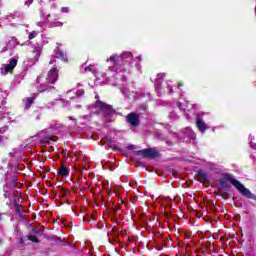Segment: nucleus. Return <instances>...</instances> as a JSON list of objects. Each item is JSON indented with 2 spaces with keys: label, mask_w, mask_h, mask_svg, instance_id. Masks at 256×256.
I'll return each mask as SVG.
<instances>
[{
  "label": "nucleus",
  "mask_w": 256,
  "mask_h": 256,
  "mask_svg": "<svg viewBox=\"0 0 256 256\" xmlns=\"http://www.w3.org/2000/svg\"><path fill=\"white\" fill-rule=\"evenodd\" d=\"M106 61L107 63H112V65L108 67V71L112 73H127V71L131 70L133 65V53L123 52L120 55L113 54L107 58Z\"/></svg>",
  "instance_id": "f257e3e1"
},
{
  "label": "nucleus",
  "mask_w": 256,
  "mask_h": 256,
  "mask_svg": "<svg viewBox=\"0 0 256 256\" xmlns=\"http://www.w3.org/2000/svg\"><path fill=\"white\" fill-rule=\"evenodd\" d=\"M89 111H93L94 113H98V115H102L107 123H111L113 121V117H115V110L111 105L103 103L101 100L96 101L95 104L88 107Z\"/></svg>",
  "instance_id": "f03ea898"
},
{
  "label": "nucleus",
  "mask_w": 256,
  "mask_h": 256,
  "mask_svg": "<svg viewBox=\"0 0 256 256\" xmlns=\"http://www.w3.org/2000/svg\"><path fill=\"white\" fill-rule=\"evenodd\" d=\"M59 77V72L57 71V68H52L47 75V78L45 79V82L41 80V77L37 78V83H40L39 91L40 93H45V91H49L50 89H53L51 85H54V83L57 81Z\"/></svg>",
  "instance_id": "7ed1b4c3"
},
{
  "label": "nucleus",
  "mask_w": 256,
  "mask_h": 256,
  "mask_svg": "<svg viewBox=\"0 0 256 256\" xmlns=\"http://www.w3.org/2000/svg\"><path fill=\"white\" fill-rule=\"evenodd\" d=\"M85 95L84 89H79L75 92V90H69L66 92V97L68 100L65 101L66 107H69L72 105V108L74 109H81V105L76 104L79 103L81 97Z\"/></svg>",
  "instance_id": "20e7f679"
},
{
  "label": "nucleus",
  "mask_w": 256,
  "mask_h": 256,
  "mask_svg": "<svg viewBox=\"0 0 256 256\" xmlns=\"http://www.w3.org/2000/svg\"><path fill=\"white\" fill-rule=\"evenodd\" d=\"M135 155H140L141 157H144L147 159H155V157L159 156V152H157L155 148H147L140 151H136Z\"/></svg>",
  "instance_id": "39448f33"
},
{
  "label": "nucleus",
  "mask_w": 256,
  "mask_h": 256,
  "mask_svg": "<svg viewBox=\"0 0 256 256\" xmlns=\"http://www.w3.org/2000/svg\"><path fill=\"white\" fill-rule=\"evenodd\" d=\"M126 121L127 123H129V125H131V127H139V125H141V120L139 118V114L132 112L129 113L126 116Z\"/></svg>",
  "instance_id": "423d86ee"
},
{
  "label": "nucleus",
  "mask_w": 256,
  "mask_h": 256,
  "mask_svg": "<svg viewBox=\"0 0 256 256\" xmlns=\"http://www.w3.org/2000/svg\"><path fill=\"white\" fill-rule=\"evenodd\" d=\"M17 58H11L9 64H5L3 68L0 69L1 75H7V73H11L14 67H17Z\"/></svg>",
  "instance_id": "0eeeda50"
},
{
  "label": "nucleus",
  "mask_w": 256,
  "mask_h": 256,
  "mask_svg": "<svg viewBox=\"0 0 256 256\" xmlns=\"http://www.w3.org/2000/svg\"><path fill=\"white\" fill-rule=\"evenodd\" d=\"M80 73H93V75H97V67L95 65L87 66V63H84L80 67Z\"/></svg>",
  "instance_id": "6e6552de"
},
{
  "label": "nucleus",
  "mask_w": 256,
  "mask_h": 256,
  "mask_svg": "<svg viewBox=\"0 0 256 256\" xmlns=\"http://www.w3.org/2000/svg\"><path fill=\"white\" fill-rule=\"evenodd\" d=\"M184 136L188 139L190 143L191 141H195L196 138L195 132H193V129L189 127L184 129Z\"/></svg>",
  "instance_id": "1a4fd4ad"
},
{
  "label": "nucleus",
  "mask_w": 256,
  "mask_h": 256,
  "mask_svg": "<svg viewBox=\"0 0 256 256\" xmlns=\"http://www.w3.org/2000/svg\"><path fill=\"white\" fill-rule=\"evenodd\" d=\"M54 57L60 59V61H65L63 49H61V45L59 44H57V47L54 50Z\"/></svg>",
  "instance_id": "9d476101"
},
{
  "label": "nucleus",
  "mask_w": 256,
  "mask_h": 256,
  "mask_svg": "<svg viewBox=\"0 0 256 256\" xmlns=\"http://www.w3.org/2000/svg\"><path fill=\"white\" fill-rule=\"evenodd\" d=\"M196 127L201 131V133H205L207 131V124L201 118L196 119Z\"/></svg>",
  "instance_id": "9b49d317"
},
{
  "label": "nucleus",
  "mask_w": 256,
  "mask_h": 256,
  "mask_svg": "<svg viewBox=\"0 0 256 256\" xmlns=\"http://www.w3.org/2000/svg\"><path fill=\"white\" fill-rule=\"evenodd\" d=\"M165 77V73L158 74L155 81V90L159 95V89H161L162 79Z\"/></svg>",
  "instance_id": "f8f14e48"
},
{
  "label": "nucleus",
  "mask_w": 256,
  "mask_h": 256,
  "mask_svg": "<svg viewBox=\"0 0 256 256\" xmlns=\"http://www.w3.org/2000/svg\"><path fill=\"white\" fill-rule=\"evenodd\" d=\"M57 141V137L55 136H45L42 140V145H47V143H53Z\"/></svg>",
  "instance_id": "ddd939ff"
},
{
  "label": "nucleus",
  "mask_w": 256,
  "mask_h": 256,
  "mask_svg": "<svg viewBox=\"0 0 256 256\" xmlns=\"http://www.w3.org/2000/svg\"><path fill=\"white\" fill-rule=\"evenodd\" d=\"M40 14H41L42 19L44 20V23H48L49 17H51V14L46 13V11L44 9H40Z\"/></svg>",
  "instance_id": "4468645a"
},
{
  "label": "nucleus",
  "mask_w": 256,
  "mask_h": 256,
  "mask_svg": "<svg viewBox=\"0 0 256 256\" xmlns=\"http://www.w3.org/2000/svg\"><path fill=\"white\" fill-rule=\"evenodd\" d=\"M34 101H35V96H31V97L27 98L26 103H25V109H30L31 104L34 103Z\"/></svg>",
  "instance_id": "2eb2a0df"
},
{
  "label": "nucleus",
  "mask_w": 256,
  "mask_h": 256,
  "mask_svg": "<svg viewBox=\"0 0 256 256\" xmlns=\"http://www.w3.org/2000/svg\"><path fill=\"white\" fill-rule=\"evenodd\" d=\"M9 49H15L17 47V39L11 38V40L7 43Z\"/></svg>",
  "instance_id": "dca6fc26"
},
{
  "label": "nucleus",
  "mask_w": 256,
  "mask_h": 256,
  "mask_svg": "<svg viewBox=\"0 0 256 256\" xmlns=\"http://www.w3.org/2000/svg\"><path fill=\"white\" fill-rule=\"evenodd\" d=\"M177 107L180 109V111H186V109L189 111V104L183 105V103L177 102Z\"/></svg>",
  "instance_id": "f3484780"
},
{
  "label": "nucleus",
  "mask_w": 256,
  "mask_h": 256,
  "mask_svg": "<svg viewBox=\"0 0 256 256\" xmlns=\"http://www.w3.org/2000/svg\"><path fill=\"white\" fill-rule=\"evenodd\" d=\"M29 241H32V243H39V238H37V236L34 235H30L28 236Z\"/></svg>",
  "instance_id": "a211bd4d"
},
{
  "label": "nucleus",
  "mask_w": 256,
  "mask_h": 256,
  "mask_svg": "<svg viewBox=\"0 0 256 256\" xmlns=\"http://www.w3.org/2000/svg\"><path fill=\"white\" fill-rule=\"evenodd\" d=\"M59 175L60 177H65V166H61L60 170H59Z\"/></svg>",
  "instance_id": "6ab92c4d"
},
{
  "label": "nucleus",
  "mask_w": 256,
  "mask_h": 256,
  "mask_svg": "<svg viewBox=\"0 0 256 256\" xmlns=\"http://www.w3.org/2000/svg\"><path fill=\"white\" fill-rule=\"evenodd\" d=\"M169 119H173V120L179 119V116H177L175 112H170Z\"/></svg>",
  "instance_id": "aec40b11"
},
{
  "label": "nucleus",
  "mask_w": 256,
  "mask_h": 256,
  "mask_svg": "<svg viewBox=\"0 0 256 256\" xmlns=\"http://www.w3.org/2000/svg\"><path fill=\"white\" fill-rule=\"evenodd\" d=\"M29 39H35V37H37V32L33 31L29 34Z\"/></svg>",
  "instance_id": "412c9836"
},
{
  "label": "nucleus",
  "mask_w": 256,
  "mask_h": 256,
  "mask_svg": "<svg viewBox=\"0 0 256 256\" xmlns=\"http://www.w3.org/2000/svg\"><path fill=\"white\" fill-rule=\"evenodd\" d=\"M52 27H63V23H61V22H54L52 24Z\"/></svg>",
  "instance_id": "4be33fe9"
},
{
  "label": "nucleus",
  "mask_w": 256,
  "mask_h": 256,
  "mask_svg": "<svg viewBox=\"0 0 256 256\" xmlns=\"http://www.w3.org/2000/svg\"><path fill=\"white\" fill-rule=\"evenodd\" d=\"M122 93L124 94L125 97H129V90H127L126 88L121 89Z\"/></svg>",
  "instance_id": "5701e85b"
},
{
  "label": "nucleus",
  "mask_w": 256,
  "mask_h": 256,
  "mask_svg": "<svg viewBox=\"0 0 256 256\" xmlns=\"http://www.w3.org/2000/svg\"><path fill=\"white\" fill-rule=\"evenodd\" d=\"M9 129L8 126H4L2 128H0V133H6V131Z\"/></svg>",
  "instance_id": "b1692460"
},
{
  "label": "nucleus",
  "mask_w": 256,
  "mask_h": 256,
  "mask_svg": "<svg viewBox=\"0 0 256 256\" xmlns=\"http://www.w3.org/2000/svg\"><path fill=\"white\" fill-rule=\"evenodd\" d=\"M53 105H55V103L50 102L46 105L47 109H51V107H53Z\"/></svg>",
  "instance_id": "393cba45"
},
{
  "label": "nucleus",
  "mask_w": 256,
  "mask_h": 256,
  "mask_svg": "<svg viewBox=\"0 0 256 256\" xmlns=\"http://www.w3.org/2000/svg\"><path fill=\"white\" fill-rule=\"evenodd\" d=\"M8 49H9V46L3 47L2 50H1V53H5V51H7Z\"/></svg>",
  "instance_id": "a878e982"
},
{
  "label": "nucleus",
  "mask_w": 256,
  "mask_h": 256,
  "mask_svg": "<svg viewBox=\"0 0 256 256\" xmlns=\"http://www.w3.org/2000/svg\"><path fill=\"white\" fill-rule=\"evenodd\" d=\"M65 246L66 247H73V245L71 243H69V241H67V240L65 241Z\"/></svg>",
  "instance_id": "bb28decb"
},
{
  "label": "nucleus",
  "mask_w": 256,
  "mask_h": 256,
  "mask_svg": "<svg viewBox=\"0 0 256 256\" xmlns=\"http://www.w3.org/2000/svg\"><path fill=\"white\" fill-rule=\"evenodd\" d=\"M250 146L252 147V149H256V144L253 143V141H250Z\"/></svg>",
  "instance_id": "cd10ccee"
},
{
  "label": "nucleus",
  "mask_w": 256,
  "mask_h": 256,
  "mask_svg": "<svg viewBox=\"0 0 256 256\" xmlns=\"http://www.w3.org/2000/svg\"><path fill=\"white\" fill-rule=\"evenodd\" d=\"M127 149H129L130 151H133V149H135V145H129V146L127 147Z\"/></svg>",
  "instance_id": "c85d7f7f"
},
{
  "label": "nucleus",
  "mask_w": 256,
  "mask_h": 256,
  "mask_svg": "<svg viewBox=\"0 0 256 256\" xmlns=\"http://www.w3.org/2000/svg\"><path fill=\"white\" fill-rule=\"evenodd\" d=\"M53 63H55V58L52 57L49 61V65H53Z\"/></svg>",
  "instance_id": "c756f323"
},
{
  "label": "nucleus",
  "mask_w": 256,
  "mask_h": 256,
  "mask_svg": "<svg viewBox=\"0 0 256 256\" xmlns=\"http://www.w3.org/2000/svg\"><path fill=\"white\" fill-rule=\"evenodd\" d=\"M33 3V0H26L25 5H31Z\"/></svg>",
  "instance_id": "7c9ffc66"
},
{
  "label": "nucleus",
  "mask_w": 256,
  "mask_h": 256,
  "mask_svg": "<svg viewBox=\"0 0 256 256\" xmlns=\"http://www.w3.org/2000/svg\"><path fill=\"white\" fill-rule=\"evenodd\" d=\"M121 78V81H123V82H125V81H127V78L125 77V75H122V76H120Z\"/></svg>",
  "instance_id": "2f4dec72"
},
{
  "label": "nucleus",
  "mask_w": 256,
  "mask_h": 256,
  "mask_svg": "<svg viewBox=\"0 0 256 256\" xmlns=\"http://www.w3.org/2000/svg\"><path fill=\"white\" fill-rule=\"evenodd\" d=\"M67 175H69V170L65 168V177H67Z\"/></svg>",
  "instance_id": "473e14b6"
},
{
  "label": "nucleus",
  "mask_w": 256,
  "mask_h": 256,
  "mask_svg": "<svg viewBox=\"0 0 256 256\" xmlns=\"http://www.w3.org/2000/svg\"><path fill=\"white\" fill-rule=\"evenodd\" d=\"M72 121H74V124L77 123V120H75L73 117H69Z\"/></svg>",
  "instance_id": "72a5a7b5"
},
{
  "label": "nucleus",
  "mask_w": 256,
  "mask_h": 256,
  "mask_svg": "<svg viewBox=\"0 0 256 256\" xmlns=\"http://www.w3.org/2000/svg\"><path fill=\"white\" fill-rule=\"evenodd\" d=\"M3 139H5V137L0 136V143H2Z\"/></svg>",
  "instance_id": "f704fd0d"
},
{
  "label": "nucleus",
  "mask_w": 256,
  "mask_h": 256,
  "mask_svg": "<svg viewBox=\"0 0 256 256\" xmlns=\"http://www.w3.org/2000/svg\"><path fill=\"white\" fill-rule=\"evenodd\" d=\"M180 87H183V84H182V83H178V89H179Z\"/></svg>",
  "instance_id": "c9c22d12"
},
{
  "label": "nucleus",
  "mask_w": 256,
  "mask_h": 256,
  "mask_svg": "<svg viewBox=\"0 0 256 256\" xmlns=\"http://www.w3.org/2000/svg\"><path fill=\"white\" fill-rule=\"evenodd\" d=\"M169 92H170V93H173V87H170V88H169Z\"/></svg>",
  "instance_id": "e433bc0d"
},
{
  "label": "nucleus",
  "mask_w": 256,
  "mask_h": 256,
  "mask_svg": "<svg viewBox=\"0 0 256 256\" xmlns=\"http://www.w3.org/2000/svg\"><path fill=\"white\" fill-rule=\"evenodd\" d=\"M95 99H99V94H96V95H95Z\"/></svg>",
  "instance_id": "4c0bfd02"
},
{
  "label": "nucleus",
  "mask_w": 256,
  "mask_h": 256,
  "mask_svg": "<svg viewBox=\"0 0 256 256\" xmlns=\"http://www.w3.org/2000/svg\"><path fill=\"white\" fill-rule=\"evenodd\" d=\"M1 219H3V214L0 213V221H1Z\"/></svg>",
  "instance_id": "58836bf2"
},
{
  "label": "nucleus",
  "mask_w": 256,
  "mask_h": 256,
  "mask_svg": "<svg viewBox=\"0 0 256 256\" xmlns=\"http://www.w3.org/2000/svg\"><path fill=\"white\" fill-rule=\"evenodd\" d=\"M83 117H84V119H88L89 116L85 115V116H83Z\"/></svg>",
  "instance_id": "ea45409f"
},
{
  "label": "nucleus",
  "mask_w": 256,
  "mask_h": 256,
  "mask_svg": "<svg viewBox=\"0 0 256 256\" xmlns=\"http://www.w3.org/2000/svg\"><path fill=\"white\" fill-rule=\"evenodd\" d=\"M77 87H81V83H78V84H77Z\"/></svg>",
  "instance_id": "a19ab883"
},
{
  "label": "nucleus",
  "mask_w": 256,
  "mask_h": 256,
  "mask_svg": "<svg viewBox=\"0 0 256 256\" xmlns=\"http://www.w3.org/2000/svg\"><path fill=\"white\" fill-rule=\"evenodd\" d=\"M137 59H138V61H141V58H140V56H139V57H137Z\"/></svg>",
  "instance_id": "79ce46f5"
},
{
  "label": "nucleus",
  "mask_w": 256,
  "mask_h": 256,
  "mask_svg": "<svg viewBox=\"0 0 256 256\" xmlns=\"http://www.w3.org/2000/svg\"><path fill=\"white\" fill-rule=\"evenodd\" d=\"M20 243H23V238H21Z\"/></svg>",
  "instance_id": "37998d69"
},
{
  "label": "nucleus",
  "mask_w": 256,
  "mask_h": 256,
  "mask_svg": "<svg viewBox=\"0 0 256 256\" xmlns=\"http://www.w3.org/2000/svg\"><path fill=\"white\" fill-rule=\"evenodd\" d=\"M66 13L69 11L68 8H65Z\"/></svg>",
  "instance_id": "c03bdc74"
}]
</instances>
